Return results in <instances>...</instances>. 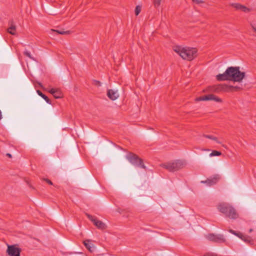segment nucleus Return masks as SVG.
<instances>
[{
  "instance_id": "nucleus-1",
  "label": "nucleus",
  "mask_w": 256,
  "mask_h": 256,
  "mask_svg": "<svg viewBox=\"0 0 256 256\" xmlns=\"http://www.w3.org/2000/svg\"><path fill=\"white\" fill-rule=\"evenodd\" d=\"M239 66H230L227 68L225 72L216 76L218 81L231 80L240 82L246 76V72H240Z\"/></svg>"
},
{
  "instance_id": "nucleus-2",
  "label": "nucleus",
  "mask_w": 256,
  "mask_h": 256,
  "mask_svg": "<svg viewBox=\"0 0 256 256\" xmlns=\"http://www.w3.org/2000/svg\"><path fill=\"white\" fill-rule=\"evenodd\" d=\"M174 50L184 60L189 61L192 60L197 56L198 50L196 48L176 46L174 48Z\"/></svg>"
},
{
  "instance_id": "nucleus-3",
  "label": "nucleus",
  "mask_w": 256,
  "mask_h": 256,
  "mask_svg": "<svg viewBox=\"0 0 256 256\" xmlns=\"http://www.w3.org/2000/svg\"><path fill=\"white\" fill-rule=\"evenodd\" d=\"M218 208L220 212L224 214L226 216L230 219H236L238 217V214L231 205L226 204H220L218 206Z\"/></svg>"
},
{
  "instance_id": "nucleus-4",
  "label": "nucleus",
  "mask_w": 256,
  "mask_h": 256,
  "mask_svg": "<svg viewBox=\"0 0 256 256\" xmlns=\"http://www.w3.org/2000/svg\"><path fill=\"white\" fill-rule=\"evenodd\" d=\"M185 165L184 162L176 160L174 162L162 164V167L170 172H174L182 168Z\"/></svg>"
},
{
  "instance_id": "nucleus-5",
  "label": "nucleus",
  "mask_w": 256,
  "mask_h": 256,
  "mask_svg": "<svg viewBox=\"0 0 256 256\" xmlns=\"http://www.w3.org/2000/svg\"><path fill=\"white\" fill-rule=\"evenodd\" d=\"M126 158L132 164L146 169V167L143 163V160L136 154L130 152L126 155Z\"/></svg>"
},
{
  "instance_id": "nucleus-6",
  "label": "nucleus",
  "mask_w": 256,
  "mask_h": 256,
  "mask_svg": "<svg viewBox=\"0 0 256 256\" xmlns=\"http://www.w3.org/2000/svg\"><path fill=\"white\" fill-rule=\"evenodd\" d=\"M209 92H219L221 91L224 92H231L230 86L226 84H220L212 86H210L207 90Z\"/></svg>"
},
{
  "instance_id": "nucleus-7",
  "label": "nucleus",
  "mask_w": 256,
  "mask_h": 256,
  "mask_svg": "<svg viewBox=\"0 0 256 256\" xmlns=\"http://www.w3.org/2000/svg\"><path fill=\"white\" fill-rule=\"evenodd\" d=\"M22 249L16 246V245H8L6 251L8 256H20Z\"/></svg>"
},
{
  "instance_id": "nucleus-8",
  "label": "nucleus",
  "mask_w": 256,
  "mask_h": 256,
  "mask_svg": "<svg viewBox=\"0 0 256 256\" xmlns=\"http://www.w3.org/2000/svg\"><path fill=\"white\" fill-rule=\"evenodd\" d=\"M86 215L87 216L88 218L93 222L94 225L95 226H96L98 228L102 230L106 229V226L102 221H100V220H98L94 216L88 213H86Z\"/></svg>"
},
{
  "instance_id": "nucleus-9",
  "label": "nucleus",
  "mask_w": 256,
  "mask_h": 256,
  "mask_svg": "<svg viewBox=\"0 0 256 256\" xmlns=\"http://www.w3.org/2000/svg\"><path fill=\"white\" fill-rule=\"evenodd\" d=\"M206 238L209 240L215 242L222 243L226 242L224 236L220 234H210L206 236Z\"/></svg>"
},
{
  "instance_id": "nucleus-10",
  "label": "nucleus",
  "mask_w": 256,
  "mask_h": 256,
  "mask_svg": "<svg viewBox=\"0 0 256 256\" xmlns=\"http://www.w3.org/2000/svg\"><path fill=\"white\" fill-rule=\"evenodd\" d=\"M220 176L218 174H216L214 176L212 177L208 178L206 180L201 181V182L203 184H206L207 186H210L216 184L220 180Z\"/></svg>"
},
{
  "instance_id": "nucleus-11",
  "label": "nucleus",
  "mask_w": 256,
  "mask_h": 256,
  "mask_svg": "<svg viewBox=\"0 0 256 256\" xmlns=\"http://www.w3.org/2000/svg\"><path fill=\"white\" fill-rule=\"evenodd\" d=\"M8 24L10 27L8 28L7 32L12 35L16 34V26L14 24L12 20L9 21Z\"/></svg>"
},
{
  "instance_id": "nucleus-12",
  "label": "nucleus",
  "mask_w": 256,
  "mask_h": 256,
  "mask_svg": "<svg viewBox=\"0 0 256 256\" xmlns=\"http://www.w3.org/2000/svg\"><path fill=\"white\" fill-rule=\"evenodd\" d=\"M84 244L86 248L91 252H93L96 249L94 245L90 242V240H86L84 241Z\"/></svg>"
},
{
  "instance_id": "nucleus-13",
  "label": "nucleus",
  "mask_w": 256,
  "mask_h": 256,
  "mask_svg": "<svg viewBox=\"0 0 256 256\" xmlns=\"http://www.w3.org/2000/svg\"><path fill=\"white\" fill-rule=\"evenodd\" d=\"M107 96L112 100H116L118 97V94H117V92L113 90H108Z\"/></svg>"
},
{
  "instance_id": "nucleus-14",
  "label": "nucleus",
  "mask_w": 256,
  "mask_h": 256,
  "mask_svg": "<svg viewBox=\"0 0 256 256\" xmlns=\"http://www.w3.org/2000/svg\"><path fill=\"white\" fill-rule=\"evenodd\" d=\"M240 238L248 244H254V240L250 236L244 235L242 234V236Z\"/></svg>"
},
{
  "instance_id": "nucleus-15",
  "label": "nucleus",
  "mask_w": 256,
  "mask_h": 256,
  "mask_svg": "<svg viewBox=\"0 0 256 256\" xmlns=\"http://www.w3.org/2000/svg\"><path fill=\"white\" fill-rule=\"evenodd\" d=\"M208 100H214L216 102H222V100L213 94H208Z\"/></svg>"
},
{
  "instance_id": "nucleus-16",
  "label": "nucleus",
  "mask_w": 256,
  "mask_h": 256,
  "mask_svg": "<svg viewBox=\"0 0 256 256\" xmlns=\"http://www.w3.org/2000/svg\"><path fill=\"white\" fill-rule=\"evenodd\" d=\"M36 92L40 96L42 97L46 102L47 103H48L49 104H51V103H52L51 100L48 98L47 96H46L45 94H43L42 92L40 90H37Z\"/></svg>"
},
{
  "instance_id": "nucleus-17",
  "label": "nucleus",
  "mask_w": 256,
  "mask_h": 256,
  "mask_svg": "<svg viewBox=\"0 0 256 256\" xmlns=\"http://www.w3.org/2000/svg\"><path fill=\"white\" fill-rule=\"evenodd\" d=\"M52 32H56L58 34H72V32L70 30L64 31V30H56L54 29L51 30Z\"/></svg>"
},
{
  "instance_id": "nucleus-18",
  "label": "nucleus",
  "mask_w": 256,
  "mask_h": 256,
  "mask_svg": "<svg viewBox=\"0 0 256 256\" xmlns=\"http://www.w3.org/2000/svg\"><path fill=\"white\" fill-rule=\"evenodd\" d=\"M53 96L56 98H60L62 97V94L61 90L60 89L56 88L54 92V94Z\"/></svg>"
},
{
  "instance_id": "nucleus-19",
  "label": "nucleus",
  "mask_w": 256,
  "mask_h": 256,
  "mask_svg": "<svg viewBox=\"0 0 256 256\" xmlns=\"http://www.w3.org/2000/svg\"><path fill=\"white\" fill-rule=\"evenodd\" d=\"M203 136L206 138H208L212 140H214V141H216L218 144H220L221 143L220 141L218 140V138L214 136H213L208 135V134H203Z\"/></svg>"
},
{
  "instance_id": "nucleus-20",
  "label": "nucleus",
  "mask_w": 256,
  "mask_h": 256,
  "mask_svg": "<svg viewBox=\"0 0 256 256\" xmlns=\"http://www.w3.org/2000/svg\"><path fill=\"white\" fill-rule=\"evenodd\" d=\"M38 84L40 85V88H43L44 90V88L42 84L40 82L38 83ZM56 88H46V89H45V90H47L48 92H49L50 93L52 94V96L54 95V92L55 90H56Z\"/></svg>"
},
{
  "instance_id": "nucleus-21",
  "label": "nucleus",
  "mask_w": 256,
  "mask_h": 256,
  "mask_svg": "<svg viewBox=\"0 0 256 256\" xmlns=\"http://www.w3.org/2000/svg\"><path fill=\"white\" fill-rule=\"evenodd\" d=\"M208 94L200 96L196 98V101L208 100Z\"/></svg>"
},
{
  "instance_id": "nucleus-22",
  "label": "nucleus",
  "mask_w": 256,
  "mask_h": 256,
  "mask_svg": "<svg viewBox=\"0 0 256 256\" xmlns=\"http://www.w3.org/2000/svg\"><path fill=\"white\" fill-rule=\"evenodd\" d=\"M230 6L235 8L236 10H240L242 4L239 3H232Z\"/></svg>"
},
{
  "instance_id": "nucleus-23",
  "label": "nucleus",
  "mask_w": 256,
  "mask_h": 256,
  "mask_svg": "<svg viewBox=\"0 0 256 256\" xmlns=\"http://www.w3.org/2000/svg\"><path fill=\"white\" fill-rule=\"evenodd\" d=\"M222 154V153L220 152L217 151V150H213L210 154V156H219Z\"/></svg>"
},
{
  "instance_id": "nucleus-24",
  "label": "nucleus",
  "mask_w": 256,
  "mask_h": 256,
  "mask_svg": "<svg viewBox=\"0 0 256 256\" xmlns=\"http://www.w3.org/2000/svg\"><path fill=\"white\" fill-rule=\"evenodd\" d=\"M231 92L234 91H239L242 89V88L240 86H230Z\"/></svg>"
},
{
  "instance_id": "nucleus-25",
  "label": "nucleus",
  "mask_w": 256,
  "mask_h": 256,
  "mask_svg": "<svg viewBox=\"0 0 256 256\" xmlns=\"http://www.w3.org/2000/svg\"><path fill=\"white\" fill-rule=\"evenodd\" d=\"M240 10L245 12H250V10H251L250 8L246 7V6H244V5H242V6H241Z\"/></svg>"
},
{
  "instance_id": "nucleus-26",
  "label": "nucleus",
  "mask_w": 256,
  "mask_h": 256,
  "mask_svg": "<svg viewBox=\"0 0 256 256\" xmlns=\"http://www.w3.org/2000/svg\"><path fill=\"white\" fill-rule=\"evenodd\" d=\"M240 10L245 12H250V10H251L250 8L246 7V6H244V5H242V6H241Z\"/></svg>"
},
{
  "instance_id": "nucleus-27",
  "label": "nucleus",
  "mask_w": 256,
  "mask_h": 256,
  "mask_svg": "<svg viewBox=\"0 0 256 256\" xmlns=\"http://www.w3.org/2000/svg\"><path fill=\"white\" fill-rule=\"evenodd\" d=\"M162 0H154V5L155 8L158 7L161 3Z\"/></svg>"
},
{
  "instance_id": "nucleus-28",
  "label": "nucleus",
  "mask_w": 256,
  "mask_h": 256,
  "mask_svg": "<svg viewBox=\"0 0 256 256\" xmlns=\"http://www.w3.org/2000/svg\"><path fill=\"white\" fill-rule=\"evenodd\" d=\"M141 11V7L139 6H137L136 7L134 12L136 16H138Z\"/></svg>"
},
{
  "instance_id": "nucleus-29",
  "label": "nucleus",
  "mask_w": 256,
  "mask_h": 256,
  "mask_svg": "<svg viewBox=\"0 0 256 256\" xmlns=\"http://www.w3.org/2000/svg\"><path fill=\"white\" fill-rule=\"evenodd\" d=\"M203 256H218V254H214V253H212V252H206L205 254H204Z\"/></svg>"
},
{
  "instance_id": "nucleus-30",
  "label": "nucleus",
  "mask_w": 256,
  "mask_h": 256,
  "mask_svg": "<svg viewBox=\"0 0 256 256\" xmlns=\"http://www.w3.org/2000/svg\"><path fill=\"white\" fill-rule=\"evenodd\" d=\"M93 84L98 86H101V82L100 81L97 80H94Z\"/></svg>"
},
{
  "instance_id": "nucleus-31",
  "label": "nucleus",
  "mask_w": 256,
  "mask_h": 256,
  "mask_svg": "<svg viewBox=\"0 0 256 256\" xmlns=\"http://www.w3.org/2000/svg\"><path fill=\"white\" fill-rule=\"evenodd\" d=\"M42 180H43L45 181L48 184H49L50 185L53 184L52 182L48 178H42Z\"/></svg>"
},
{
  "instance_id": "nucleus-32",
  "label": "nucleus",
  "mask_w": 256,
  "mask_h": 256,
  "mask_svg": "<svg viewBox=\"0 0 256 256\" xmlns=\"http://www.w3.org/2000/svg\"><path fill=\"white\" fill-rule=\"evenodd\" d=\"M24 54L26 56H28V58H32V56H31V55H30V52H28V51H25V52H24Z\"/></svg>"
},
{
  "instance_id": "nucleus-33",
  "label": "nucleus",
  "mask_w": 256,
  "mask_h": 256,
  "mask_svg": "<svg viewBox=\"0 0 256 256\" xmlns=\"http://www.w3.org/2000/svg\"><path fill=\"white\" fill-rule=\"evenodd\" d=\"M234 235H235V236H238L239 238H241L242 236V234L240 232H235Z\"/></svg>"
},
{
  "instance_id": "nucleus-34",
  "label": "nucleus",
  "mask_w": 256,
  "mask_h": 256,
  "mask_svg": "<svg viewBox=\"0 0 256 256\" xmlns=\"http://www.w3.org/2000/svg\"><path fill=\"white\" fill-rule=\"evenodd\" d=\"M192 1L198 4H202L204 2L202 0H192Z\"/></svg>"
},
{
  "instance_id": "nucleus-35",
  "label": "nucleus",
  "mask_w": 256,
  "mask_h": 256,
  "mask_svg": "<svg viewBox=\"0 0 256 256\" xmlns=\"http://www.w3.org/2000/svg\"><path fill=\"white\" fill-rule=\"evenodd\" d=\"M229 232H230V233H232V234H234L235 233V232H236V231H234V230H229Z\"/></svg>"
},
{
  "instance_id": "nucleus-36",
  "label": "nucleus",
  "mask_w": 256,
  "mask_h": 256,
  "mask_svg": "<svg viewBox=\"0 0 256 256\" xmlns=\"http://www.w3.org/2000/svg\"><path fill=\"white\" fill-rule=\"evenodd\" d=\"M252 28L254 31L256 33V28L254 27V26H252Z\"/></svg>"
},
{
  "instance_id": "nucleus-37",
  "label": "nucleus",
  "mask_w": 256,
  "mask_h": 256,
  "mask_svg": "<svg viewBox=\"0 0 256 256\" xmlns=\"http://www.w3.org/2000/svg\"><path fill=\"white\" fill-rule=\"evenodd\" d=\"M6 156H8V157H9V158H12V155H11V154H8V153L6 154Z\"/></svg>"
},
{
  "instance_id": "nucleus-38",
  "label": "nucleus",
  "mask_w": 256,
  "mask_h": 256,
  "mask_svg": "<svg viewBox=\"0 0 256 256\" xmlns=\"http://www.w3.org/2000/svg\"><path fill=\"white\" fill-rule=\"evenodd\" d=\"M252 229H250V230H249L250 232H252Z\"/></svg>"
}]
</instances>
